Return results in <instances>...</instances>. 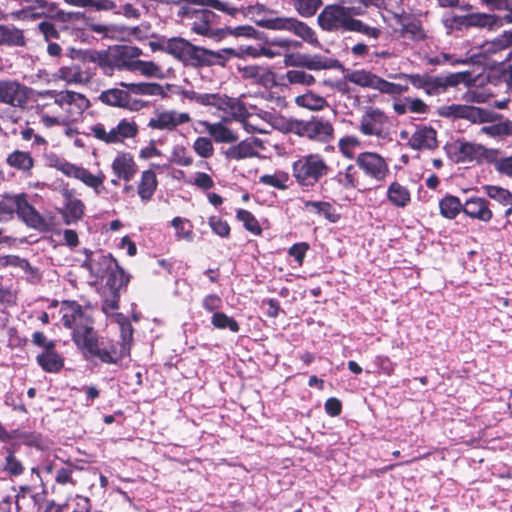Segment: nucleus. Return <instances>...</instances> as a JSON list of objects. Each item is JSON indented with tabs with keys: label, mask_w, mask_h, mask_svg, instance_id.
Returning a JSON list of instances; mask_svg holds the SVG:
<instances>
[{
	"label": "nucleus",
	"mask_w": 512,
	"mask_h": 512,
	"mask_svg": "<svg viewBox=\"0 0 512 512\" xmlns=\"http://www.w3.org/2000/svg\"><path fill=\"white\" fill-rule=\"evenodd\" d=\"M60 313L63 326L72 330V340L87 360L118 365L130 355L118 341L99 338L92 317L76 300H63Z\"/></svg>",
	"instance_id": "f257e3e1"
},
{
	"label": "nucleus",
	"mask_w": 512,
	"mask_h": 512,
	"mask_svg": "<svg viewBox=\"0 0 512 512\" xmlns=\"http://www.w3.org/2000/svg\"><path fill=\"white\" fill-rule=\"evenodd\" d=\"M197 6L201 7L199 4L182 7L177 15L188 21L191 32L216 42L224 39L228 30L218 26L220 17L208 9L209 7L196 8Z\"/></svg>",
	"instance_id": "f03ea898"
},
{
	"label": "nucleus",
	"mask_w": 512,
	"mask_h": 512,
	"mask_svg": "<svg viewBox=\"0 0 512 512\" xmlns=\"http://www.w3.org/2000/svg\"><path fill=\"white\" fill-rule=\"evenodd\" d=\"M139 126L134 118H121L115 125L97 122L89 127V136L106 144H123L127 139L135 138Z\"/></svg>",
	"instance_id": "7ed1b4c3"
},
{
	"label": "nucleus",
	"mask_w": 512,
	"mask_h": 512,
	"mask_svg": "<svg viewBox=\"0 0 512 512\" xmlns=\"http://www.w3.org/2000/svg\"><path fill=\"white\" fill-rule=\"evenodd\" d=\"M330 167L320 154L301 156L292 164V176L301 187H313L327 176Z\"/></svg>",
	"instance_id": "20e7f679"
},
{
	"label": "nucleus",
	"mask_w": 512,
	"mask_h": 512,
	"mask_svg": "<svg viewBox=\"0 0 512 512\" xmlns=\"http://www.w3.org/2000/svg\"><path fill=\"white\" fill-rule=\"evenodd\" d=\"M86 57L90 62L97 64L108 76H111L115 70L132 72L134 66L124 45H117L108 50H92L87 52Z\"/></svg>",
	"instance_id": "39448f33"
},
{
	"label": "nucleus",
	"mask_w": 512,
	"mask_h": 512,
	"mask_svg": "<svg viewBox=\"0 0 512 512\" xmlns=\"http://www.w3.org/2000/svg\"><path fill=\"white\" fill-rule=\"evenodd\" d=\"M288 128L299 137H306L320 143L331 142L335 131L331 121L319 116H312L309 120H290Z\"/></svg>",
	"instance_id": "423d86ee"
},
{
	"label": "nucleus",
	"mask_w": 512,
	"mask_h": 512,
	"mask_svg": "<svg viewBox=\"0 0 512 512\" xmlns=\"http://www.w3.org/2000/svg\"><path fill=\"white\" fill-rule=\"evenodd\" d=\"M355 163L368 179L376 183H384L391 173L388 161L377 152H361L355 157Z\"/></svg>",
	"instance_id": "0eeeda50"
},
{
	"label": "nucleus",
	"mask_w": 512,
	"mask_h": 512,
	"mask_svg": "<svg viewBox=\"0 0 512 512\" xmlns=\"http://www.w3.org/2000/svg\"><path fill=\"white\" fill-rule=\"evenodd\" d=\"M168 51L186 65L195 68L206 67V48L194 45L184 38L170 39Z\"/></svg>",
	"instance_id": "6e6552de"
},
{
	"label": "nucleus",
	"mask_w": 512,
	"mask_h": 512,
	"mask_svg": "<svg viewBox=\"0 0 512 512\" xmlns=\"http://www.w3.org/2000/svg\"><path fill=\"white\" fill-rule=\"evenodd\" d=\"M344 3L326 5L317 17L322 30L327 32H349L354 18L349 17L344 9Z\"/></svg>",
	"instance_id": "1a4fd4ad"
},
{
	"label": "nucleus",
	"mask_w": 512,
	"mask_h": 512,
	"mask_svg": "<svg viewBox=\"0 0 512 512\" xmlns=\"http://www.w3.org/2000/svg\"><path fill=\"white\" fill-rule=\"evenodd\" d=\"M52 93L55 94L54 103L66 112L67 119L71 122L78 121L91 105L89 99L82 93L70 90L48 92V94Z\"/></svg>",
	"instance_id": "9d476101"
},
{
	"label": "nucleus",
	"mask_w": 512,
	"mask_h": 512,
	"mask_svg": "<svg viewBox=\"0 0 512 512\" xmlns=\"http://www.w3.org/2000/svg\"><path fill=\"white\" fill-rule=\"evenodd\" d=\"M262 27L272 30H286L292 32L307 43L317 44L318 39L315 32L306 23L292 17H275L262 20L259 23Z\"/></svg>",
	"instance_id": "9b49d317"
},
{
	"label": "nucleus",
	"mask_w": 512,
	"mask_h": 512,
	"mask_svg": "<svg viewBox=\"0 0 512 512\" xmlns=\"http://www.w3.org/2000/svg\"><path fill=\"white\" fill-rule=\"evenodd\" d=\"M29 100V88L12 79H0V103L23 109Z\"/></svg>",
	"instance_id": "f8f14e48"
},
{
	"label": "nucleus",
	"mask_w": 512,
	"mask_h": 512,
	"mask_svg": "<svg viewBox=\"0 0 512 512\" xmlns=\"http://www.w3.org/2000/svg\"><path fill=\"white\" fill-rule=\"evenodd\" d=\"M16 215L28 228L39 232L50 231L49 223L35 207L28 202L26 193H19Z\"/></svg>",
	"instance_id": "ddd939ff"
},
{
	"label": "nucleus",
	"mask_w": 512,
	"mask_h": 512,
	"mask_svg": "<svg viewBox=\"0 0 512 512\" xmlns=\"http://www.w3.org/2000/svg\"><path fill=\"white\" fill-rule=\"evenodd\" d=\"M98 100L106 106L122 108L129 111H138L145 105L141 100H132L128 89L120 88L103 90L99 94Z\"/></svg>",
	"instance_id": "4468645a"
},
{
	"label": "nucleus",
	"mask_w": 512,
	"mask_h": 512,
	"mask_svg": "<svg viewBox=\"0 0 512 512\" xmlns=\"http://www.w3.org/2000/svg\"><path fill=\"white\" fill-rule=\"evenodd\" d=\"M238 71L244 80L265 89H272L278 85L277 74L267 66L247 65Z\"/></svg>",
	"instance_id": "2eb2a0df"
},
{
	"label": "nucleus",
	"mask_w": 512,
	"mask_h": 512,
	"mask_svg": "<svg viewBox=\"0 0 512 512\" xmlns=\"http://www.w3.org/2000/svg\"><path fill=\"white\" fill-rule=\"evenodd\" d=\"M62 197L64 205L59 213L62 216L63 222L66 225H71L82 220L85 214V204L81 199L75 197V191L65 188L62 190Z\"/></svg>",
	"instance_id": "dca6fc26"
},
{
	"label": "nucleus",
	"mask_w": 512,
	"mask_h": 512,
	"mask_svg": "<svg viewBox=\"0 0 512 512\" xmlns=\"http://www.w3.org/2000/svg\"><path fill=\"white\" fill-rule=\"evenodd\" d=\"M388 117L379 108L368 107L361 116L359 131L365 136H381Z\"/></svg>",
	"instance_id": "f3484780"
},
{
	"label": "nucleus",
	"mask_w": 512,
	"mask_h": 512,
	"mask_svg": "<svg viewBox=\"0 0 512 512\" xmlns=\"http://www.w3.org/2000/svg\"><path fill=\"white\" fill-rule=\"evenodd\" d=\"M469 74L467 72L451 73L446 76H433L428 74L424 92L428 96H437L445 93L448 88L455 87L463 82Z\"/></svg>",
	"instance_id": "a211bd4d"
},
{
	"label": "nucleus",
	"mask_w": 512,
	"mask_h": 512,
	"mask_svg": "<svg viewBox=\"0 0 512 512\" xmlns=\"http://www.w3.org/2000/svg\"><path fill=\"white\" fill-rule=\"evenodd\" d=\"M94 75V70L85 62L72 63L58 69V77L69 84H88Z\"/></svg>",
	"instance_id": "6ab92c4d"
},
{
	"label": "nucleus",
	"mask_w": 512,
	"mask_h": 512,
	"mask_svg": "<svg viewBox=\"0 0 512 512\" xmlns=\"http://www.w3.org/2000/svg\"><path fill=\"white\" fill-rule=\"evenodd\" d=\"M191 120L188 113H180L175 110L162 111L151 118L147 126L154 130H174L177 126L188 123Z\"/></svg>",
	"instance_id": "aec40b11"
},
{
	"label": "nucleus",
	"mask_w": 512,
	"mask_h": 512,
	"mask_svg": "<svg viewBox=\"0 0 512 512\" xmlns=\"http://www.w3.org/2000/svg\"><path fill=\"white\" fill-rule=\"evenodd\" d=\"M111 169L118 180L129 183L138 172V165L129 152H119L112 161Z\"/></svg>",
	"instance_id": "412c9836"
},
{
	"label": "nucleus",
	"mask_w": 512,
	"mask_h": 512,
	"mask_svg": "<svg viewBox=\"0 0 512 512\" xmlns=\"http://www.w3.org/2000/svg\"><path fill=\"white\" fill-rule=\"evenodd\" d=\"M154 2L166 5H176L179 9L187 7L189 4H199L201 7H212L213 9L223 12L229 16L235 17L239 12H243L244 8H237L231 3L221 0H154Z\"/></svg>",
	"instance_id": "4be33fe9"
},
{
	"label": "nucleus",
	"mask_w": 512,
	"mask_h": 512,
	"mask_svg": "<svg viewBox=\"0 0 512 512\" xmlns=\"http://www.w3.org/2000/svg\"><path fill=\"white\" fill-rule=\"evenodd\" d=\"M407 145L416 151L434 150L438 147L437 131L431 126H418Z\"/></svg>",
	"instance_id": "5701e85b"
},
{
	"label": "nucleus",
	"mask_w": 512,
	"mask_h": 512,
	"mask_svg": "<svg viewBox=\"0 0 512 512\" xmlns=\"http://www.w3.org/2000/svg\"><path fill=\"white\" fill-rule=\"evenodd\" d=\"M217 109L227 114L230 119L243 123L245 127L247 126L250 113L245 103L239 98L221 94Z\"/></svg>",
	"instance_id": "b1692460"
},
{
	"label": "nucleus",
	"mask_w": 512,
	"mask_h": 512,
	"mask_svg": "<svg viewBox=\"0 0 512 512\" xmlns=\"http://www.w3.org/2000/svg\"><path fill=\"white\" fill-rule=\"evenodd\" d=\"M454 23L465 27L489 28L492 29L500 25V17L495 14L470 13L466 15H455L452 18Z\"/></svg>",
	"instance_id": "393cba45"
},
{
	"label": "nucleus",
	"mask_w": 512,
	"mask_h": 512,
	"mask_svg": "<svg viewBox=\"0 0 512 512\" xmlns=\"http://www.w3.org/2000/svg\"><path fill=\"white\" fill-rule=\"evenodd\" d=\"M36 362L47 373H58L64 367V358L57 352L56 343H50L36 356Z\"/></svg>",
	"instance_id": "a878e982"
},
{
	"label": "nucleus",
	"mask_w": 512,
	"mask_h": 512,
	"mask_svg": "<svg viewBox=\"0 0 512 512\" xmlns=\"http://www.w3.org/2000/svg\"><path fill=\"white\" fill-rule=\"evenodd\" d=\"M463 212L470 218L489 222L493 217L490 203L485 198L470 197L463 204Z\"/></svg>",
	"instance_id": "bb28decb"
},
{
	"label": "nucleus",
	"mask_w": 512,
	"mask_h": 512,
	"mask_svg": "<svg viewBox=\"0 0 512 512\" xmlns=\"http://www.w3.org/2000/svg\"><path fill=\"white\" fill-rule=\"evenodd\" d=\"M27 44L23 29L14 24H0V46L25 48Z\"/></svg>",
	"instance_id": "cd10ccee"
},
{
	"label": "nucleus",
	"mask_w": 512,
	"mask_h": 512,
	"mask_svg": "<svg viewBox=\"0 0 512 512\" xmlns=\"http://www.w3.org/2000/svg\"><path fill=\"white\" fill-rule=\"evenodd\" d=\"M502 116L494 112L488 111L481 107L461 104L456 119H464L471 123H488L494 122Z\"/></svg>",
	"instance_id": "c85d7f7f"
},
{
	"label": "nucleus",
	"mask_w": 512,
	"mask_h": 512,
	"mask_svg": "<svg viewBox=\"0 0 512 512\" xmlns=\"http://www.w3.org/2000/svg\"><path fill=\"white\" fill-rule=\"evenodd\" d=\"M386 198L393 207L398 209H405L412 201L411 192L408 187L396 180L388 185Z\"/></svg>",
	"instance_id": "c756f323"
},
{
	"label": "nucleus",
	"mask_w": 512,
	"mask_h": 512,
	"mask_svg": "<svg viewBox=\"0 0 512 512\" xmlns=\"http://www.w3.org/2000/svg\"><path fill=\"white\" fill-rule=\"evenodd\" d=\"M260 140L257 138H248L236 145L230 146L225 151V156L228 159L242 160L246 158H252L258 155L256 150L260 147Z\"/></svg>",
	"instance_id": "7c9ffc66"
},
{
	"label": "nucleus",
	"mask_w": 512,
	"mask_h": 512,
	"mask_svg": "<svg viewBox=\"0 0 512 512\" xmlns=\"http://www.w3.org/2000/svg\"><path fill=\"white\" fill-rule=\"evenodd\" d=\"M158 187V179L154 170L147 169L141 172L137 182V195L143 203L152 200Z\"/></svg>",
	"instance_id": "2f4dec72"
},
{
	"label": "nucleus",
	"mask_w": 512,
	"mask_h": 512,
	"mask_svg": "<svg viewBox=\"0 0 512 512\" xmlns=\"http://www.w3.org/2000/svg\"><path fill=\"white\" fill-rule=\"evenodd\" d=\"M397 24L401 26V35L407 36L412 40L421 41L426 38L425 31L421 22L410 15L395 14Z\"/></svg>",
	"instance_id": "473e14b6"
},
{
	"label": "nucleus",
	"mask_w": 512,
	"mask_h": 512,
	"mask_svg": "<svg viewBox=\"0 0 512 512\" xmlns=\"http://www.w3.org/2000/svg\"><path fill=\"white\" fill-rule=\"evenodd\" d=\"M294 64L309 70H324L331 68H338L341 63L337 59L326 58L321 55H297V62Z\"/></svg>",
	"instance_id": "72a5a7b5"
},
{
	"label": "nucleus",
	"mask_w": 512,
	"mask_h": 512,
	"mask_svg": "<svg viewBox=\"0 0 512 512\" xmlns=\"http://www.w3.org/2000/svg\"><path fill=\"white\" fill-rule=\"evenodd\" d=\"M210 137L216 143H234L238 140V134L228 128L223 122H202Z\"/></svg>",
	"instance_id": "f704fd0d"
},
{
	"label": "nucleus",
	"mask_w": 512,
	"mask_h": 512,
	"mask_svg": "<svg viewBox=\"0 0 512 512\" xmlns=\"http://www.w3.org/2000/svg\"><path fill=\"white\" fill-rule=\"evenodd\" d=\"M6 164L18 171L31 174L35 161L30 152L17 149L8 154Z\"/></svg>",
	"instance_id": "c9c22d12"
},
{
	"label": "nucleus",
	"mask_w": 512,
	"mask_h": 512,
	"mask_svg": "<svg viewBox=\"0 0 512 512\" xmlns=\"http://www.w3.org/2000/svg\"><path fill=\"white\" fill-rule=\"evenodd\" d=\"M483 190L490 199L497 201L503 206V216L505 218L512 214V193L508 189L494 185H485Z\"/></svg>",
	"instance_id": "e433bc0d"
},
{
	"label": "nucleus",
	"mask_w": 512,
	"mask_h": 512,
	"mask_svg": "<svg viewBox=\"0 0 512 512\" xmlns=\"http://www.w3.org/2000/svg\"><path fill=\"white\" fill-rule=\"evenodd\" d=\"M304 206L307 211L323 216L327 221L336 223L340 220V214L336 212L334 206L327 201H306Z\"/></svg>",
	"instance_id": "4c0bfd02"
},
{
	"label": "nucleus",
	"mask_w": 512,
	"mask_h": 512,
	"mask_svg": "<svg viewBox=\"0 0 512 512\" xmlns=\"http://www.w3.org/2000/svg\"><path fill=\"white\" fill-rule=\"evenodd\" d=\"M106 286L110 291L120 292L127 288L130 281V275L117 263L107 273Z\"/></svg>",
	"instance_id": "58836bf2"
},
{
	"label": "nucleus",
	"mask_w": 512,
	"mask_h": 512,
	"mask_svg": "<svg viewBox=\"0 0 512 512\" xmlns=\"http://www.w3.org/2000/svg\"><path fill=\"white\" fill-rule=\"evenodd\" d=\"M334 179L346 190L359 189L361 186L359 169L356 164H350L344 171H339Z\"/></svg>",
	"instance_id": "ea45409f"
},
{
	"label": "nucleus",
	"mask_w": 512,
	"mask_h": 512,
	"mask_svg": "<svg viewBox=\"0 0 512 512\" xmlns=\"http://www.w3.org/2000/svg\"><path fill=\"white\" fill-rule=\"evenodd\" d=\"M120 87H123L125 89L129 90L130 95L136 94V95H148V96H163L164 89L162 85L159 83L154 82H139V83H127V82H120Z\"/></svg>",
	"instance_id": "a19ab883"
},
{
	"label": "nucleus",
	"mask_w": 512,
	"mask_h": 512,
	"mask_svg": "<svg viewBox=\"0 0 512 512\" xmlns=\"http://www.w3.org/2000/svg\"><path fill=\"white\" fill-rule=\"evenodd\" d=\"M344 78L348 82L358 85L362 88L374 89L378 75L365 69H359L348 71L344 75Z\"/></svg>",
	"instance_id": "79ce46f5"
},
{
	"label": "nucleus",
	"mask_w": 512,
	"mask_h": 512,
	"mask_svg": "<svg viewBox=\"0 0 512 512\" xmlns=\"http://www.w3.org/2000/svg\"><path fill=\"white\" fill-rule=\"evenodd\" d=\"M19 194L4 193L0 196V222L6 223L14 219Z\"/></svg>",
	"instance_id": "37998d69"
},
{
	"label": "nucleus",
	"mask_w": 512,
	"mask_h": 512,
	"mask_svg": "<svg viewBox=\"0 0 512 512\" xmlns=\"http://www.w3.org/2000/svg\"><path fill=\"white\" fill-rule=\"evenodd\" d=\"M295 103L297 106L311 111H319L329 105L324 97L317 95L312 91L297 96L295 98Z\"/></svg>",
	"instance_id": "c03bdc74"
},
{
	"label": "nucleus",
	"mask_w": 512,
	"mask_h": 512,
	"mask_svg": "<svg viewBox=\"0 0 512 512\" xmlns=\"http://www.w3.org/2000/svg\"><path fill=\"white\" fill-rule=\"evenodd\" d=\"M230 57H240V53L233 48H224L218 51L206 48V67L214 65L224 67Z\"/></svg>",
	"instance_id": "a18cd8bd"
},
{
	"label": "nucleus",
	"mask_w": 512,
	"mask_h": 512,
	"mask_svg": "<svg viewBox=\"0 0 512 512\" xmlns=\"http://www.w3.org/2000/svg\"><path fill=\"white\" fill-rule=\"evenodd\" d=\"M440 213L447 219H454L463 211V204L456 196L447 195L439 202Z\"/></svg>",
	"instance_id": "49530a36"
},
{
	"label": "nucleus",
	"mask_w": 512,
	"mask_h": 512,
	"mask_svg": "<svg viewBox=\"0 0 512 512\" xmlns=\"http://www.w3.org/2000/svg\"><path fill=\"white\" fill-rule=\"evenodd\" d=\"M481 149L482 145L480 144L470 142L460 143L456 152L457 162H479V151H481Z\"/></svg>",
	"instance_id": "de8ad7c7"
},
{
	"label": "nucleus",
	"mask_w": 512,
	"mask_h": 512,
	"mask_svg": "<svg viewBox=\"0 0 512 512\" xmlns=\"http://www.w3.org/2000/svg\"><path fill=\"white\" fill-rule=\"evenodd\" d=\"M211 323L214 328L219 330L228 329L232 333H238L240 331L239 323L233 317L221 311L213 313Z\"/></svg>",
	"instance_id": "09e8293b"
},
{
	"label": "nucleus",
	"mask_w": 512,
	"mask_h": 512,
	"mask_svg": "<svg viewBox=\"0 0 512 512\" xmlns=\"http://www.w3.org/2000/svg\"><path fill=\"white\" fill-rule=\"evenodd\" d=\"M117 322L120 326V337L121 341H118L122 346H125L127 351L130 353L131 345L133 341L134 329L129 319L123 314H117Z\"/></svg>",
	"instance_id": "8fccbe9b"
},
{
	"label": "nucleus",
	"mask_w": 512,
	"mask_h": 512,
	"mask_svg": "<svg viewBox=\"0 0 512 512\" xmlns=\"http://www.w3.org/2000/svg\"><path fill=\"white\" fill-rule=\"evenodd\" d=\"M76 179L82 181L86 186L92 188L99 194L101 192L100 188L103 187L105 175L103 172L94 175L88 169L81 167Z\"/></svg>",
	"instance_id": "3c124183"
},
{
	"label": "nucleus",
	"mask_w": 512,
	"mask_h": 512,
	"mask_svg": "<svg viewBox=\"0 0 512 512\" xmlns=\"http://www.w3.org/2000/svg\"><path fill=\"white\" fill-rule=\"evenodd\" d=\"M117 263L118 261L111 254L105 255L101 252L96 256V261L94 263L96 271H91L90 275L96 278H103Z\"/></svg>",
	"instance_id": "603ef678"
},
{
	"label": "nucleus",
	"mask_w": 512,
	"mask_h": 512,
	"mask_svg": "<svg viewBox=\"0 0 512 512\" xmlns=\"http://www.w3.org/2000/svg\"><path fill=\"white\" fill-rule=\"evenodd\" d=\"M236 218L238 221L243 223L244 228L250 233L260 236L263 232L259 221L256 217L246 209H238L236 212Z\"/></svg>",
	"instance_id": "864d4df0"
},
{
	"label": "nucleus",
	"mask_w": 512,
	"mask_h": 512,
	"mask_svg": "<svg viewBox=\"0 0 512 512\" xmlns=\"http://www.w3.org/2000/svg\"><path fill=\"white\" fill-rule=\"evenodd\" d=\"M294 9L302 17H312L322 6V0H291Z\"/></svg>",
	"instance_id": "5fc2aeb1"
},
{
	"label": "nucleus",
	"mask_w": 512,
	"mask_h": 512,
	"mask_svg": "<svg viewBox=\"0 0 512 512\" xmlns=\"http://www.w3.org/2000/svg\"><path fill=\"white\" fill-rule=\"evenodd\" d=\"M171 224L176 229L175 236L178 240L184 239L189 242H191L193 240V238H194V232L192 229L193 227L190 224V221L188 219L181 218V217H175L171 221Z\"/></svg>",
	"instance_id": "6e6d98bb"
},
{
	"label": "nucleus",
	"mask_w": 512,
	"mask_h": 512,
	"mask_svg": "<svg viewBox=\"0 0 512 512\" xmlns=\"http://www.w3.org/2000/svg\"><path fill=\"white\" fill-rule=\"evenodd\" d=\"M289 180V176L285 172H277L275 174H264L260 176L259 182L271 186L273 188H277L279 190L287 189V182Z\"/></svg>",
	"instance_id": "4d7b16f0"
},
{
	"label": "nucleus",
	"mask_w": 512,
	"mask_h": 512,
	"mask_svg": "<svg viewBox=\"0 0 512 512\" xmlns=\"http://www.w3.org/2000/svg\"><path fill=\"white\" fill-rule=\"evenodd\" d=\"M135 71H139L142 75L146 77L161 78L163 76L161 67L153 61L137 60V62H134V66L132 69V72Z\"/></svg>",
	"instance_id": "13d9d810"
},
{
	"label": "nucleus",
	"mask_w": 512,
	"mask_h": 512,
	"mask_svg": "<svg viewBox=\"0 0 512 512\" xmlns=\"http://www.w3.org/2000/svg\"><path fill=\"white\" fill-rule=\"evenodd\" d=\"M349 32H357L362 35H365L368 38L372 39H378L380 35L382 34V31L380 28L369 26L368 24L364 23L362 20L353 19V22L350 27Z\"/></svg>",
	"instance_id": "bf43d9fd"
},
{
	"label": "nucleus",
	"mask_w": 512,
	"mask_h": 512,
	"mask_svg": "<svg viewBox=\"0 0 512 512\" xmlns=\"http://www.w3.org/2000/svg\"><path fill=\"white\" fill-rule=\"evenodd\" d=\"M208 225L212 232L221 238H229L231 235L230 225L219 216H210L208 218Z\"/></svg>",
	"instance_id": "052dcab7"
},
{
	"label": "nucleus",
	"mask_w": 512,
	"mask_h": 512,
	"mask_svg": "<svg viewBox=\"0 0 512 512\" xmlns=\"http://www.w3.org/2000/svg\"><path fill=\"white\" fill-rule=\"evenodd\" d=\"M171 162L179 166L188 167L193 164V157L186 147L177 145L172 150Z\"/></svg>",
	"instance_id": "680f3d73"
},
{
	"label": "nucleus",
	"mask_w": 512,
	"mask_h": 512,
	"mask_svg": "<svg viewBox=\"0 0 512 512\" xmlns=\"http://www.w3.org/2000/svg\"><path fill=\"white\" fill-rule=\"evenodd\" d=\"M285 78L290 84H302L310 86L315 83L313 75L306 73L303 70H288Z\"/></svg>",
	"instance_id": "e2e57ef3"
},
{
	"label": "nucleus",
	"mask_w": 512,
	"mask_h": 512,
	"mask_svg": "<svg viewBox=\"0 0 512 512\" xmlns=\"http://www.w3.org/2000/svg\"><path fill=\"white\" fill-rule=\"evenodd\" d=\"M193 149L202 158H210L214 154V146L210 138L198 137L193 143Z\"/></svg>",
	"instance_id": "0e129e2a"
},
{
	"label": "nucleus",
	"mask_w": 512,
	"mask_h": 512,
	"mask_svg": "<svg viewBox=\"0 0 512 512\" xmlns=\"http://www.w3.org/2000/svg\"><path fill=\"white\" fill-rule=\"evenodd\" d=\"M360 145V140L355 136H346L339 140L338 147L340 152L348 159H353V149Z\"/></svg>",
	"instance_id": "69168bd1"
},
{
	"label": "nucleus",
	"mask_w": 512,
	"mask_h": 512,
	"mask_svg": "<svg viewBox=\"0 0 512 512\" xmlns=\"http://www.w3.org/2000/svg\"><path fill=\"white\" fill-rule=\"evenodd\" d=\"M4 470L11 476H19L24 471L22 463L15 457V454L12 450H8L7 452Z\"/></svg>",
	"instance_id": "338daca9"
},
{
	"label": "nucleus",
	"mask_w": 512,
	"mask_h": 512,
	"mask_svg": "<svg viewBox=\"0 0 512 512\" xmlns=\"http://www.w3.org/2000/svg\"><path fill=\"white\" fill-rule=\"evenodd\" d=\"M428 73L423 74H407V73H398L393 76L395 79L406 80L411 83V85L416 89H425L426 80Z\"/></svg>",
	"instance_id": "774afa93"
}]
</instances>
